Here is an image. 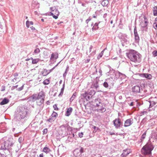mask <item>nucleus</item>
<instances>
[{"label":"nucleus","mask_w":157,"mask_h":157,"mask_svg":"<svg viewBox=\"0 0 157 157\" xmlns=\"http://www.w3.org/2000/svg\"><path fill=\"white\" fill-rule=\"evenodd\" d=\"M116 75L117 77L120 78L121 79L124 78L126 77V76L124 74L118 71L116 73Z\"/></svg>","instance_id":"2eb2a0df"},{"label":"nucleus","mask_w":157,"mask_h":157,"mask_svg":"<svg viewBox=\"0 0 157 157\" xmlns=\"http://www.w3.org/2000/svg\"><path fill=\"white\" fill-rule=\"evenodd\" d=\"M134 102H131L130 104H129V105L130 106H132L133 105Z\"/></svg>","instance_id":"5fc2aeb1"},{"label":"nucleus","mask_w":157,"mask_h":157,"mask_svg":"<svg viewBox=\"0 0 157 157\" xmlns=\"http://www.w3.org/2000/svg\"><path fill=\"white\" fill-rule=\"evenodd\" d=\"M43 151L46 153H48L51 151V150L49 148L47 147H45L44 148Z\"/></svg>","instance_id":"4be33fe9"},{"label":"nucleus","mask_w":157,"mask_h":157,"mask_svg":"<svg viewBox=\"0 0 157 157\" xmlns=\"http://www.w3.org/2000/svg\"><path fill=\"white\" fill-rule=\"evenodd\" d=\"M49 80H45L44 81L43 83L45 85L48 84L49 83Z\"/></svg>","instance_id":"79ce46f5"},{"label":"nucleus","mask_w":157,"mask_h":157,"mask_svg":"<svg viewBox=\"0 0 157 157\" xmlns=\"http://www.w3.org/2000/svg\"><path fill=\"white\" fill-rule=\"evenodd\" d=\"M40 52V50L38 48H37L35 50L33 53L37 54Z\"/></svg>","instance_id":"f704fd0d"},{"label":"nucleus","mask_w":157,"mask_h":157,"mask_svg":"<svg viewBox=\"0 0 157 157\" xmlns=\"http://www.w3.org/2000/svg\"><path fill=\"white\" fill-rule=\"evenodd\" d=\"M98 24L96 23L95 24L94 26L92 28V29L93 31L96 30L98 29Z\"/></svg>","instance_id":"b1692460"},{"label":"nucleus","mask_w":157,"mask_h":157,"mask_svg":"<svg viewBox=\"0 0 157 157\" xmlns=\"http://www.w3.org/2000/svg\"><path fill=\"white\" fill-rule=\"evenodd\" d=\"M55 120V118H54L52 117H51L50 118H49V119L48 120V121L49 122H52L53 121H54Z\"/></svg>","instance_id":"e433bc0d"},{"label":"nucleus","mask_w":157,"mask_h":157,"mask_svg":"<svg viewBox=\"0 0 157 157\" xmlns=\"http://www.w3.org/2000/svg\"><path fill=\"white\" fill-rule=\"evenodd\" d=\"M144 20L140 22V26L143 28L146 27L148 24V22L147 18L145 16H144Z\"/></svg>","instance_id":"9d476101"},{"label":"nucleus","mask_w":157,"mask_h":157,"mask_svg":"<svg viewBox=\"0 0 157 157\" xmlns=\"http://www.w3.org/2000/svg\"><path fill=\"white\" fill-rule=\"evenodd\" d=\"M50 9L51 10V15L53 16L54 18L57 19L59 14V12L58 10L55 7H51L50 8Z\"/></svg>","instance_id":"39448f33"},{"label":"nucleus","mask_w":157,"mask_h":157,"mask_svg":"<svg viewBox=\"0 0 157 157\" xmlns=\"http://www.w3.org/2000/svg\"><path fill=\"white\" fill-rule=\"evenodd\" d=\"M1 147H2V148L3 149H6V147H5L4 146V147H3L2 146Z\"/></svg>","instance_id":"69168bd1"},{"label":"nucleus","mask_w":157,"mask_h":157,"mask_svg":"<svg viewBox=\"0 0 157 157\" xmlns=\"http://www.w3.org/2000/svg\"><path fill=\"white\" fill-rule=\"evenodd\" d=\"M134 32L135 36H139V35L137 32L136 27L134 29Z\"/></svg>","instance_id":"473e14b6"},{"label":"nucleus","mask_w":157,"mask_h":157,"mask_svg":"<svg viewBox=\"0 0 157 157\" xmlns=\"http://www.w3.org/2000/svg\"><path fill=\"white\" fill-rule=\"evenodd\" d=\"M30 28L32 30H35V28L33 27V26H32V27H30Z\"/></svg>","instance_id":"13d9d810"},{"label":"nucleus","mask_w":157,"mask_h":157,"mask_svg":"<svg viewBox=\"0 0 157 157\" xmlns=\"http://www.w3.org/2000/svg\"><path fill=\"white\" fill-rule=\"evenodd\" d=\"M153 27L155 29H157V22H155L153 24Z\"/></svg>","instance_id":"4c0bfd02"},{"label":"nucleus","mask_w":157,"mask_h":157,"mask_svg":"<svg viewBox=\"0 0 157 157\" xmlns=\"http://www.w3.org/2000/svg\"><path fill=\"white\" fill-rule=\"evenodd\" d=\"M33 21H27L26 22V25L27 27L29 28V25H33Z\"/></svg>","instance_id":"bb28decb"},{"label":"nucleus","mask_w":157,"mask_h":157,"mask_svg":"<svg viewBox=\"0 0 157 157\" xmlns=\"http://www.w3.org/2000/svg\"><path fill=\"white\" fill-rule=\"evenodd\" d=\"M43 134H46L47 132V128H45V129H44L43 130Z\"/></svg>","instance_id":"de8ad7c7"},{"label":"nucleus","mask_w":157,"mask_h":157,"mask_svg":"<svg viewBox=\"0 0 157 157\" xmlns=\"http://www.w3.org/2000/svg\"><path fill=\"white\" fill-rule=\"evenodd\" d=\"M146 136V132H144L142 135V137H141V139H144Z\"/></svg>","instance_id":"c03bdc74"},{"label":"nucleus","mask_w":157,"mask_h":157,"mask_svg":"<svg viewBox=\"0 0 157 157\" xmlns=\"http://www.w3.org/2000/svg\"><path fill=\"white\" fill-rule=\"evenodd\" d=\"M82 95L83 98L87 101L89 100L92 98L91 96L88 94V92H86L83 93Z\"/></svg>","instance_id":"ddd939ff"},{"label":"nucleus","mask_w":157,"mask_h":157,"mask_svg":"<svg viewBox=\"0 0 157 157\" xmlns=\"http://www.w3.org/2000/svg\"><path fill=\"white\" fill-rule=\"evenodd\" d=\"M9 101V100L6 98H4L2 101L0 103L1 105H4L7 104Z\"/></svg>","instance_id":"aec40b11"},{"label":"nucleus","mask_w":157,"mask_h":157,"mask_svg":"<svg viewBox=\"0 0 157 157\" xmlns=\"http://www.w3.org/2000/svg\"><path fill=\"white\" fill-rule=\"evenodd\" d=\"M141 87L139 86H135L132 88V91L135 93H139L140 92L142 89Z\"/></svg>","instance_id":"1a4fd4ad"},{"label":"nucleus","mask_w":157,"mask_h":157,"mask_svg":"<svg viewBox=\"0 0 157 157\" xmlns=\"http://www.w3.org/2000/svg\"><path fill=\"white\" fill-rule=\"evenodd\" d=\"M113 122L116 128H118L120 127L121 124V121L120 118L116 119Z\"/></svg>","instance_id":"9b49d317"},{"label":"nucleus","mask_w":157,"mask_h":157,"mask_svg":"<svg viewBox=\"0 0 157 157\" xmlns=\"http://www.w3.org/2000/svg\"><path fill=\"white\" fill-rule=\"evenodd\" d=\"M66 75V71H65V73L63 74V76H65Z\"/></svg>","instance_id":"0e129e2a"},{"label":"nucleus","mask_w":157,"mask_h":157,"mask_svg":"<svg viewBox=\"0 0 157 157\" xmlns=\"http://www.w3.org/2000/svg\"><path fill=\"white\" fill-rule=\"evenodd\" d=\"M23 88V85L21 87L19 88L18 89H17V90L18 91H20Z\"/></svg>","instance_id":"09e8293b"},{"label":"nucleus","mask_w":157,"mask_h":157,"mask_svg":"<svg viewBox=\"0 0 157 157\" xmlns=\"http://www.w3.org/2000/svg\"><path fill=\"white\" fill-rule=\"evenodd\" d=\"M157 22V17L155 19V22Z\"/></svg>","instance_id":"338daca9"},{"label":"nucleus","mask_w":157,"mask_h":157,"mask_svg":"<svg viewBox=\"0 0 157 157\" xmlns=\"http://www.w3.org/2000/svg\"><path fill=\"white\" fill-rule=\"evenodd\" d=\"M95 92L94 90H90V92H88V94L91 96V97L94 95L95 94Z\"/></svg>","instance_id":"c85d7f7f"},{"label":"nucleus","mask_w":157,"mask_h":157,"mask_svg":"<svg viewBox=\"0 0 157 157\" xmlns=\"http://www.w3.org/2000/svg\"><path fill=\"white\" fill-rule=\"evenodd\" d=\"M53 108L55 110H59V109L57 107V105L56 104H55L53 105Z\"/></svg>","instance_id":"58836bf2"},{"label":"nucleus","mask_w":157,"mask_h":157,"mask_svg":"<svg viewBox=\"0 0 157 157\" xmlns=\"http://www.w3.org/2000/svg\"><path fill=\"white\" fill-rule=\"evenodd\" d=\"M40 60V59H33L32 61V63L33 64H36Z\"/></svg>","instance_id":"cd10ccee"},{"label":"nucleus","mask_w":157,"mask_h":157,"mask_svg":"<svg viewBox=\"0 0 157 157\" xmlns=\"http://www.w3.org/2000/svg\"><path fill=\"white\" fill-rule=\"evenodd\" d=\"M130 152V150L127 149L123 151V153L121 155V157H125Z\"/></svg>","instance_id":"4468645a"},{"label":"nucleus","mask_w":157,"mask_h":157,"mask_svg":"<svg viewBox=\"0 0 157 157\" xmlns=\"http://www.w3.org/2000/svg\"><path fill=\"white\" fill-rule=\"evenodd\" d=\"M143 75L144 77L148 79H150L151 77V75L150 74H143Z\"/></svg>","instance_id":"5701e85b"},{"label":"nucleus","mask_w":157,"mask_h":157,"mask_svg":"<svg viewBox=\"0 0 157 157\" xmlns=\"http://www.w3.org/2000/svg\"><path fill=\"white\" fill-rule=\"evenodd\" d=\"M126 54L128 57L132 62L136 63H139L141 61V55L134 50H129Z\"/></svg>","instance_id":"f257e3e1"},{"label":"nucleus","mask_w":157,"mask_h":157,"mask_svg":"<svg viewBox=\"0 0 157 157\" xmlns=\"http://www.w3.org/2000/svg\"><path fill=\"white\" fill-rule=\"evenodd\" d=\"M154 147L151 144H147L144 146L142 148L141 152L144 155H151V151L153 150Z\"/></svg>","instance_id":"20e7f679"},{"label":"nucleus","mask_w":157,"mask_h":157,"mask_svg":"<svg viewBox=\"0 0 157 157\" xmlns=\"http://www.w3.org/2000/svg\"><path fill=\"white\" fill-rule=\"evenodd\" d=\"M60 62L58 63L52 69L49 70V71L47 70L46 69H44L41 72V74L43 76H46L49 74L50 72L52 71L59 64Z\"/></svg>","instance_id":"6e6552de"},{"label":"nucleus","mask_w":157,"mask_h":157,"mask_svg":"<svg viewBox=\"0 0 157 157\" xmlns=\"http://www.w3.org/2000/svg\"><path fill=\"white\" fill-rule=\"evenodd\" d=\"M124 36H122V39L125 42H127L128 41V38L126 35H124Z\"/></svg>","instance_id":"2f4dec72"},{"label":"nucleus","mask_w":157,"mask_h":157,"mask_svg":"<svg viewBox=\"0 0 157 157\" xmlns=\"http://www.w3.org/2000/svg\"><path fill=\"white\" fill-rule=\"evenodd\" d=\"M72 108L71 107H69L67 109L65 113L66 116H70L72 111Z\"/></svg>","instance_id":"dca6fc26"},{"label":"nucleus","mask_w":157,"mask_h":157,"mask_svg":"<svg viewBox=\"0 0 157 157\" xmlns=\"http://www.w3.org/2000/svg\"><path fill=\"white\" fill-rule=\"evenodd\" d=\"M27 109H25L24 106L19 107L17 110L18 113L15 117L17 120L19 121L24 118L27 114Z\"/></svg>","instance_id":"7ed1b4c3"},{"label":"nucleus","mask_w":157,"mask_h":157,"mask_svg":"<svg viewBox=\"0 0 157 157\" xmlns=\"http://www.w3.org/2000/svg\"><path fill=\"white\" fill-rule=\"evenodd\" d=\"M58 57V55L57 53H53L52 54L51 57V59L52 60L53 59H56Z\"/></svg>","instance_id":"6ab92c4d"},{"label":"nucleus","mask_w":157,"mask_h":157,"mask_svg":"<svg viewBox=\"0 0 157 157\" xmlns=\"http://www.w3.org/2000/svg\"><path fill=\"white\" fill-rule=\"evenodd\" d=\"M113 23V20H111L110 21V23L112 24Z\"/></svg>","instance_id":"774afa93"},{"label":"nucleus","mask_w":157,"mask_h":157,"mask_svg":"<svg viewBox=\"0 0 157 157\" xmlns=\"http://www.w3.org/2000/svg\"><path fill=\"white\" fill-rule=\"evenodd\" d=\"M103 86L105 88H107L108 86V84L107 82H105L103 83Z\"/></svg>","instance_id":"37998d69"},{"label":"nucleus","mask_w":157,"mask_h":157,"mask_svg":"<svg viewBox=\"0 0 157 157\" xmlns=\"http://www.w3.org/2000/svg\"><path fill=\"white\" fill-rule=\"evenodd\" d=\"M93 48V46H91L89 48V50L88 51H87L86 52V54L87 55H88V58L85 61V62L86 63H88L90 60V58L91 56H94L95 54V51H94L93 52L90 53V54H89L90 53L91 51V50Z\"/></svg>","instance_id":"423d86ee"},{"label":"nucleus","mask_w":157,"mask_h":157,"mask_svg":"<svg viewBox=\"0 0 157 157\" xmlns=\"http://www.w3.org/2000/svg\"><path fill=\"white\" fill-rule=\"evenodd\" d=\"M44 98L45 95L42 92H39L38 94H33L30 97L32 101L36 100L37 105H41L44 103Z\"/></svg>","instance_id":"f03ea898"},{"label":"nucleus","mask_w":157,"mask_h":157,"mask_svg":"<svg viewBox=\"0 0 157 157\" xmlns=\"http://www.w3.org/2000/svg\"><path fill=\"white\" fill-rule=\"evenodd\" d=\"M58 114L57 113L55 112H53L52 114V117L56 119V117L57 116Z\"/></svg>","instance_id":"7c9ffc66"},{"label":"nucleus","mask_w":157,"mask_h":157,"mask_svg":"<svg viewBox=\"0 0 157 157\" xmlns=\"http://www.w3.org/2000/svg\"><path fill=\"white\" fill-rule=\"evenodd\" d=\"M79 151L80 152H81V153L82 154V153H83L84 152L83 148L82 147H81L80 149H79Z\"/></svg>","instance_id":"49530a36"},{"label":"nucleus","mask_w":157,"mask_h":157,"mask_svg":"<svg viewBox=\"0 0 157 157\" xmlns=\"http://www.w3.org/2000/svg\"><path fill=\"white\" fill-rule=\"evenodd\" d=\"M23 140V139L22 137H19L18 139V141L20 143H22Z\"/></svg>","instance_id":"a19ab883"},{"label":"nucleus","mask_w":157,"mask_h":157,"mask_svg":"<svg viewBox=\"0 0 157 157\" xmlns=\"http://www.w3.org/2000/svg\"><path fill=\"white\" fill-rule=\"evenodd\" d=\"M107 14L106 13H105L103 15V17L104 18H105L107 16Z\"/></svg>","instance_id":"4d7b16f0"},{"label":"nucleus","mask_w":157,"mask_h":157,"mask_svg":"<svg viewBox=\"0 0 157 157\" xmlns=\"http://www.w3.org/2000/svg\"><path fill=\"white\" fill-rule=\"evenodd\" d=\"M43 156H44L43 154L41 153L39 157H43Z\"/></svg>","instance_id":"bf43d9fd"},{"label":"nucleus","mask_w":157,"mask_h":157,"mask_svg":"<svg viewBox=\"0 0 157 157\" xmlns=\"http://www.w3.org/2000/svg\"><path fill=\"white\" fill-rule=\"evenodd\" d=\"M91 20L90 19H88L86 20V22L88 23V22Z\"/></svg>","instance_id":"864d4df0"},{"label":"nucleus","mask_w":157,"mask_h":157,"mask_svg":"<svg viewBox=\"0 0 157 157\" xmlns=\"http://www.w3.org/2000/svg\"><path fill=\"white\" fill-rule=\"evenodd\" d=\"M102 71L101 70V69L100 68L99 69V73H100V76L102 75Z\"/></svg>","instance_id":"3c124183"},{"label":"nucleus","mask_w":157,"mask_h":157,"mask_svg":"<svg viewBox=\"0 0 157 157\" xmlns=\"http://www.w3.org/2000/svg\"><path fill=\"white\" fill-rule=\"evenodd\" d=\"M64 86H65V85L64 84L63 85V86L62 88H61V90L60 93L59 94V95H63V92L64 90Z\"/></svg>","instance_id":"c756f323"},{"label":"nucleus","mask_w":157,"mask_h":157,"mask_svg":"<svg viewBox=\"0 0 157 157\" xmlns=\"http://www.w3.org/2000/svg\"><path fill=\"white\" fill-rule=\"evenodd\" d=\"M83 133L82 132H81L79 134V136L80 138H82V137Z\"/></svg>","instance_id":"8fccbe9b"},{"label":"nucleus","mask_w":157,"mask_h":157,"mask_svg":"<svg viewBox=\"0 0 157 157\" xmlns=\"http://www.w3.org/2000/svg\"><path fill=\"white\" fill-rule=\"evenodd\" d=\"M152 54L154 57L157 56V51H154L153 52Z\"/></svg>","instance_id":"ea45409f"},{"label":"nucleus","mask_w":157,"mask_h":157,"mask_svg":"<svg viewBox=\"0 0 157 157\" xmlns=\"http://www.w3.org/2000/svg\"><path fill=\"white\" fill-rule=\"evenodd\" d=\"M156 98V97H155L154 98V101H150V105H149V108L152 107L154 105H155L157 103V101H155V99Z\"/></svg>","instance_id":"f3484780"},{"label":"nucleus","mask_w":157,"mask_h":157,"mask_svg":"<svg viewBox=\"0 0 157 157\" xmlns=\"http://www.w3.org/2000/svg\"><path fill=\"white\" fill-rule=\"evenodd\" d=\"M133 123V120L132 119H129L125 121L124 123V126L127 127L131 125Z\"/></svg>","instance_id":"f8f14e48"},{"label":"nucleus","mask_w":157,"mask_h":157,"mask_svg":"<svg viewBox=\"0 0 157 157\" xmlns=\"http://www.w3.org/2000/svg\"><path fill=\"white\" fill-rule=\"evenodd\" d=\"M76 96L74 94H73L72 97H71V98L70 99V101L71 102L75 99V98Z\"/></svg>","instance_id":"c9c22d12"},{"label":"nucleus","mask_w":157,"mask_h":157,"mask_svg":"<svg viewBox=\"0 0 157 157\" xmlns=\"http://www.w3.org/2000/svg\"><path fill=\"white\" fill-rule=\"evenodd\" d=\"M0 29H2V26L1 25L0 22Z\"/></svg>","instance_id":"e2e57ef3"},{"label":"nucleus","mask_w":157,"mask_h":157,"mask_svg":"<svg viewBox=\"0 0 157 157\" xmlns=\"http://www.w3.org/2000/svg\"><path fill=\"white\" fill-rule=\"evenodd\" d=\"M93 86L96 89L98 88L99 87L98 85V82L96 81L95 82H94V83Z\"/></svg>","instance_id":"72a5a7b5"},{"label":"nucleus","mask_w":157,"mask_h":157,"mask_svg":"<svg viewBox=\"0 0 157 157\" xmlns=\"http://www.w3.org/2000/svg\"><path fill=\"white\" fill-rule=\"evenodd\" d=\"M147 112L146 111H142L141 113V115H144L145 113H146Z\"/></svg>","instance_id":"603ef678"},{"label":"nucleus","mask_w":157,"mask_h":157,"mask_svg":"<svg viewBox=\"0 0 157 157\" xmlns=\"http://www.w3.org/2000/svg\"><path fill=\"white\" fill-rule=\"evenodd\" d=\"M18 86V85H17L15 86H13L12 88L13 89H14L15 88H17Z\"/></svg>","instance_id":"6e6d98bb"},{"label":"nucleus","mask_w":157,"mask_h":157,"mask_svg":"<svg viewBox=\"0 0 157 157\" xmlns=\"http://www.w3.org/2000/svg\"><path fill=\"white\" fill-rule=\"evenodd\" d=\"M93 128H94L95 130H97L98 129V128L95 126H94Z\"/></svg>","instance_id":"052dcab7"},{"label":"nucleus","mask_w":157,"mask_h":157,"mask_svg":"<svg viewBox=\"0 0 157 157\" xmlns=\"http://www.w3.org/2000/svg\"><path fill=\"white\" fill-rule=\"evenodd\" d=\"M109 3V1L107 0H104L101 2V4L103 6H106Z\"/></svg>","instance_id":"412c9836"},{"label":"nucleus","mask_w":157,"mask_h":157,"mask_svg":"<svg viewBox=\"0 0 157 157\" xmlns=\"http://www.w3.org/2000/svg\"><path fill=\"white\" fill-rule=\"evenodd\" d=\"M135 39L136 40V42H138L139 41V36H135Z\"/></svg>","instance_id":"a18cd8bd"},{"label":"nucleus","mask_w":157,"mask_h":157,"mask_svg":"<svg viewBox=\"0 0 157 157\" xmlns=\"http://www.w3.org/2000/svg\"><path fill=\"white\" fill-rule=\"evenodd\" d=\"M93 17L94 18H95L96 17H97V15H95L94 14H93Z\"/></svg>","instance_id":"680f3d73"},{"label":"nucleus","mask_w":157,"mask_h":157,"mask_svg":"<svg viewBox=\"0 0 157 157\" xmlns=\"http://www.w3.org/2000/svg\"><path fill=\"white\" fill-rule=\"evenodd\" d=\"M95 107L98 108L97 109V110L98 112L103 113L105 112L106 110L103 107L102 104L100 102H99L98 104H96Z\"/></svg>","instance_id":"0eeeda50"},{"label":"nucleus","mask_w":157,"mask_h":157,"mask_svg":"<svg viewBox=\"0 0 157 157\" xmlns=\"http://www.w3.org/2000/svg\"><path fill=\"white\" fill-rule=\"evenodd\" d=\"M153 13L154 16H157V6H155L153 7Z\"/></svg>","instance_id":"393cba45"},{"label":"nucleus","mask_w":157,"mask_h":157,"mask_svg":"<svg viewBox=\"0 0 157 157\" xmlns=\"http://www.w3.org/2000/svg\"><path fill=\"white\" fill-rule=\"evenodd\" d=\"M106 49V48L104 49L97 56V58L98 59H100L101 58L102 56L103 55L104 52V51Z\"/></svg>","instance_id":"a878e982"},{"label":"nucleus","mask_w":157,"mask_h":157,"mask_svg":"<svg viewBox=\"0 0 157 157\" xmlns=\"http://www.w3.org/2000/svg\"><path fill=\"white\" fill-rule=\"evenodd\" d=\"M67 126L66 125H63L60 127V130L63 132H65L66 128H67Z\"/></svg>","instance_id":"a211bd4d"}]
</instances>
